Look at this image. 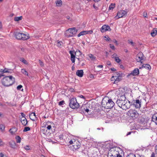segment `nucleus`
I'll use <instances>...</instances> for the list:
<instances>
[{
  "label": "nucleus",
  "mask_w": 157,
  "mask_h": 157,
  "mask_svg": "<svg viewBox=\"0 0 157 157\" xmlns=\"http://www.w3.org/2000/svg\"><path fill=\"white\" fill-rule=\"evenodd\" d=\"M116 103L120 107L124 110L129 109L131 104L124 95H122L118 97Z\"/></svg>",
  "instance_id": "obj_1"
},
{
  "label": "nucleus",
  "mask_w": 157,
  "mask_h": 157,
  "mask_svg": "<svg viewBox=\"0 0 157 157\" xmlns=\"http://www.w3.org/2000/svg\"><path fill=\"white\" fill-rule=\"evenodd\" d=\"M15 79L12 76H5L2 80V83L4 86H11L15 82Z\"/></svg>",
  "instance_id": "obj_2"
},
{
  "label": "nucleus",
  "mask_w": 157,
  "mask_h": 157,
  "mask_svg": "<svg viewBox=\"0 0 157 157\" xmlns=\"http://www.w3.org/2000/svg\"><path fill=\"white\" fill-rule=\"evenodd\" d=\"M114 105L115 103L112 99L109 98H104L102 100L101 105L105 109H111L114 106Z\"/></svg>",
  "instance_id": "obj_3"
},
{
  "label": "nucleus",
  "mask_w": 157,
  "mask_h": 157,
  "mask_svg": "<svg viewBox=\"0 0 157 157\" xmlns=\"http://www.w3.org/2000/svg\"><path fill=\"white\" fill-rule=\"evenodd\" d=\"M69 105L72 109H77L79 107V104L77 102L76 98H72L69 100Z\"/></svg>",
  "instance_id": "obj_4"
},
{
  "label": "nucleus",
  "mask_w": 157,
  "mask_h": 157,
  "mask_svg": "<svg viewBox=\"0 0 157 157\" xmlns=\"http://www.w3.org/2000/svg\"><path fill=\"white\" fill-rule=\"evenodd\" d=\"M15 37L19 40H25L29 38V37L22 33L16 32L14 33Z\"/></svg>",
  "instance_id": "obj_5"
},
{
  "label": "nucleus",
  "mask_w": 157,
  "mask_h": 157,
  "mask_svg": "<svg viewBox=\"0 0 157 157\" xmlns=\"http://www.w3.org/2000/svg\"><path fill=\"white\" fill-rule=\"evenodd\" d=\"M128 115L131 117L132 119H135L138 117L139 114L135 110L130 109L128 113Z\"/></svg>",
  "instance_id": "obj_6"
},
{
  "label": "nucleus",
  "mask_w": 157,
  "mask_h": 157,
  "mask_svg": "<svg viewBox=\"0 0 157 157\" xmlns=\"http://www.w3.org/2000/svg\"><path fill=\"white\" fill-rule=\"evenodd\" d=\"M77 31L78 30L75 28H69L67 30L66 32H69L70 34L67 35V36L68 37L72 36L76 33Z\"/></svg>",
  "instance_id": "obj_7"
},
{
  "label": "nucleus",
  "mask_w": 157,
  "mask_h": 157,
  "mask_svg": "<svg viewBox=\"0 0 157 157\" xmlns=\"http://www.w3.org/2000/svg\"><path fill=\"white\" fill-rule=\"evenodd\" d=\"M80 147L81 144L79 142H77L75 140H74V144L70 146V148L73 151H75L78 148H79Z\"/></svg>",
  "instance_id": "obj_8"
},
{
  "label": "nucleus",
  "mask_w": 157,
  "mask_h": 157,
  "mask_svg": "<svg viewBox=\"0 0 157 157\" xmlns=\"http://www.w3.org/2000/svg\"><path fill=\"white\" fill-rule=\"evenodd\" d=\"M127 13V12L125 10H120L118 12L117 15L115 17V18L116 19H118L123 17L125 15H126Z\"/></svg>",
  "instance_id": "obj_9"
},
{
  "label": "nucleus",
  "mask_w": 157,
  "mask_h": 157,
  "mask_svg": "<svg viewBox=\"0 0 157 157\" xmlns=\"http://www.w3.org/2000/svg\"><path fill=\"white\" fill-rule=\"evenodd\" d=\"M110 151L112 152L113 155L116 157L117 155L120 153V151H121V150L118 147H113L110 149Z\"/></svg>",
  "instance_id": "obj_10"
},
{
  "label": "nucleus",
  "mask_w": 157,
  "mask_h": 157,
  "mask_svg": "<svg viewBox=\"0 0 157 157\" xmlns=\"http://www.w3.org/2000/svg\"><path fill=\"white\" fill-rule=\"evenodd\" d=\"M131 106L133 105L137 109H139L141 106V100L139 99L134 100L132 102H130Z\"/></svg>",
  "instance_id": "obj_11"
},
{
  "label": "nucleus",
  "mask_w": 157,
  "mask_h": 157,
  "mask_svg": "<svg viewBox=\"0 0 157 157\" xmlns=\"http://www.w3.org/2000/svg\"><path fill=\"white\" fill-rule=\"evenodd\" d=\"M89 111V109L86 107V104H83L80 108V110H79V113H83L85 112L88 113Z\"/></svg>",
  "instance_id": "obj_12"
},
{
  "label": "nucleus",
  "mask_w": 157,
  "mask_h": 157,
  "mask_svg": "<svg viewBox=\"0 0 157 157\" xmlns=\"http://www.w3.org/2000/svg\"><path fill=\"white\" fill-rule=\"evenodd\" d=\"M111 29L109 26L107 25H104L100 29V31L102 33H104L106 31H111Z\"/></svg>",
  "instance_id": "obj_13"
},
{
  "label": "nucleus",
  "mask_w": 157,
  "mask_h": 157,
  "mask_svg": "<svg viewBox=\"0 0 157 157\" xmlns=\"http://www.w3.org/2000/svg\"><path fill=\"white\" fill-rule=\"evenodd\" d=\"M69 53L71 55V60L73 63H74L75 61V51L74 50L73 51H70Z\"/></svg>",
  "instance_id": "obj_14"
},
{
  "label": "nucleus",
  "mask_w": 157,
  "mask_h": 157,
  "mask_svg": "<svg viewBox=\"0 0 157 157\" xmlns=\"http://www.w3.org/2000/svg\"><path fill=\"white\" fill-rule=\"evenodd\" d=\"M139 73V71L138 69L136 68L132 71L131 72L128 76L132 75L133 76L138 75Z\"/></svg>",
  "instance_id": "obj_15"
},
{
  "label": "nucleus",
  "mask_w": 157,
  "mask_h": 157,
  "mask_svg": "<svg viewBox=\"0 0 157 157\" xmlns=\"http://www.w3.org/2000/svg\"><path fill=\"white\" fill-rule=\"evenodd\" d=\"M78 60V65H81L83 66L85 65L86 63V60L82 59L77 58Z\"/></svg>",
  "instance_id": "obj_16"
},
{
  "label": "nucleus",
  "mask_w": 157,
  "mask_h": 157,
  "mask_svg": "<svg viewBox=\"0 0 157 157\" xmlns=\"http://www.w3.org/2000/svg\"><path fill=\"white\" fill-rule=\"evenodd\" d=\"M40 132L43 134H44V135H47L49 133V132L47 131V129L46 126L42 127L40 130Z\"/></svg>",
  "instance_id": "obj_17"
},
{
  "label": "nucleus",
  "mask_w": 157,
  "mask_h": 157,
  "mask_svg": "<svg viewBox=\"0 0 157 157\" xmlns=\"http://www.w3.org/2000/svg\"><path fill=\"white\" fill-rule=\"evenodd\" d=\"M8 70V69L6 68H5L4 70L0 69V75H1V76H4V75H3V74L5 73L8 72L11 73V72L9 71Z\"/></svg>",
  "instance_id": "obj_18"
},
{
  "label": "nucleus",
  "mask_w": 157,
  "mask_h": 157,
  "mask_svg": "<svg viewBox=\"0 0 157 157\" xmlns=\"http://www.w3.org/2000/svg\"><path fill=\"white\" fill-rule=\"evenodd\" d=\"M137 57L139 59L138 62H139L142 63H143L141 61L144 59L143 53L142 52H139L137 55Z\"/></svg>",
  "instance_id": "obj_19"
},
{
  "label": "nucleus",
  "mask_w": 157,
  "mask_h": 157,
  "mask_svg": "<svg viewBox=\"0 0 157 157\" xmlns=\"http://www.w3.org/2000/svg\"><path fill=\"white\" fill-rule=\"evenodd\" d=\"M76 75L80 77H82L83 75V70H78L76 72Z\"/></svg>",
  "instance_id": "obj_20"
},
{
  "label": "nucleus",
  "mask_w": 157,
  "mask_h": 157,
  "mask_svg": "<svg viewBox=\"0 0 157 157\" xmlns=\"http://www.w3.org/2000/svg\"><path fill=\"white\" fill-rule=\"evenodd\" d=\"M17 130V128L15 127H14L12 128H10L9 132L12 134L13 135L15 134V132H16Z\"/></svg>",
  "instance_id": "obj_21"
},
{
  "label": "nucleus",
  "mask_w": 157,
  "mask_h": 157,
  "mask_svg": "<svg viewBox=\"0 0 157 157\" xmlns=\"http://www.w3.org/2000/svg\"><path fill=\"white\" fill-rule=\"evenodd\" d=\"M9 145L10 147L13 148H15L16 147V143L14 141H11L9 142Z\"/></svg>",
  "instance_id": "obj_22"
},
{
  "label": "nucleus",
  "mask_w": 157,
  "mask_h": 157,
  "mask_svg": "<svg viewBox=\"0 0 157 157\" xmlns=\"http://www.w3.org/2000/svg\"><path fill=\"white\" fill-rule=\"evenodd\" d=\"M30 119L33 121H34L36 118L35 113H32L29 116Z\"/></svg>",
  "instance_id": "obj_23"
},
{
  "label": "nucleus",
  "mask_w": 157,
  "mask_h": 157,
  "mask_svg": "<svg viewBox=\"0 0 157 157\" xmlns=\"http://www.w3.org/2000/svg\"><path fill=\"white\" fill-rule=\"evenodd\" d=\"M151 121L155 122V124L157 125V117L155 115H153L151 118Z\"/></svg>",
  "instance_id": "obj_24"
},
{
  "label": "nucleus",
  "mask_w": 157,
  "mask_h": 157,
  "mask_svg": "<svg viewBox=\"0 0 157 157\" xmlns=\"http://www.w3.org/2000/svg\"><path fill=\"white\" fill-rule=\"evenodd\" d=\"M142 67L145 68L148 70H150L151 69V67L150 65L147 64H143Z\"/></svg>",
  "instance_id": "obj_25"
},
{
  "label": "nucleus",
  "mask_w": 157,
  "mask_h": 157,
  "mask_svg": "<svg viewBox=\"0 0 157 157\" xmlns=\"http://www.w3.org/2000/svg\"><path fill=\"white\" fill-rule=\"evenodd\" d=\"M87 31H83L80 32L78 35V36L79 37L81 36L87 34Z\"/></svg>",
  "instance_id": "obj_26"
},
{
  "label": "nucleus",
  "mask_w": 157,
  "mask_h": 157,
  "mask_svg": "<svg viewBox=\"0 0 157 157\" xmlns=\"http://www.w3.org/2000/svg\"><path fill=\"white\" fill-rule=\"evenodd\" d=\"M114 75H115L114 76L115 77H122L123 75L122 73L121 72H116Z\"/></svg>",
  "instance_id": "obj_27"
},
{
  "label": "nucleus",
  "mask_w": 157,
  "mask_h": 157,
  "mask_svg": "<svg viewBox=\"0 0 157 157\" xmlns=\"http://www.w3.org/2000/svg\"><path fill=\"white\" fill-rule=\"evenodd\" d=\"M157 31L156 29H154L153 31L151 33V35L152 36H155L157 34Z\"/></svg>",
  "instance_id": "obj_28"
},
{
  "label": "nucleus",
  "mask_w": 157,
  "mask_h": 157,
  "mask_svg": "<svg viewBox=\"0 0 157 157\" xmlns=\"http://www.w3.org/2000/svg\"><path fill=\"white\" fill-rule=\"evenodd\" d=\"M119 77H115V80L114 82H113V83L114 84H117L120 81Z\"/></svg>",
  "instance_id": "obj_29"
},
{
  "label": "nucleus",
  "mask_w": 157,
  "mask_h": 157,
  "mask_svg": "<svg viewBox=\"0 0 157 157\" xmlns=\"http://www.w3.org/2000/svg\"><path fill=\"white\" fill-rule=\"evenodd\" d=\"M22 16H20L19 17H15L14 18V21H17L20 20H21L22 19Z\"/></svg>",
  "instance_id": "obj_30"
},
{
  "label": "nucleus",
  "mask_w": 157,
  "mask_h": 157,
  "mask_svg": "<svg viewBox=\"0 0 157 157\" xmlns=\"http://www.w3.org/2000/svg\"><path fill=\"white\" fill-rule=\"evenodd\" d=\"M56 5L57 6H60L62 5V1L61 0H57L56 2Z\"/></svg>",
  "instance_id": "obj_31"
},
{
  "label": "nucleus",
  "mask_w": 157,
  "mask_h": 157,
  "mask_svg": "<svg viewBox=\"0 0 157 157\" xmlns=\"http://www.w3.org/2000/svg\"><path fill=\"white\" fill-rule=\"evenodd\" d=\"M16 139L17 140L16 142L17 143H20L21 141V138L20 136H17L16 137Z\"/></svg>",
  "instance_id": "obj_32"
},
{
  "label": "nucleus",
  "mask_w": 157,
  "mask_h": 157,
  "mask_svg": "<svg viewBox=\"0 0 157 157\" xmlns=\"http://www.w3.org/2000/svg\"><path fill=\"white\" fill-rule=\"evenodd\" d=\"M114 7H115V4H113V3H111L110 4V6H109V10H113Z\"/></svg>",
  "instance_id": "obj_33"
},
{
  "label": "nucleus",
  "mask_w": 157,
  "mask_h": 157,
  "mask_svg": "<svg viewBox=\"0 0 157 157\" xmlns=\"http://www.w3.org/2000/svg\"><path fill=\"white\" fill-rule=\"evenodd\" d=\"M5 128V126L3 124H0V129L2 132H4V131Z\"/></svg>",
  "instance_id": "obj_34"
},
{
  "label": "nucleus",
  "mask_w": 157,
  "mask_h": 157,
  "mask_svg": "<svg viewBox=\"0 0 157 157\" xmlns=\"http://www.w3.org/2000/svg\"><path fill=\"white\" fill-rule=\"evenodd\" d=\"M21 122L23 125H24V126H25L27 124L28 121L26 119L25 120L23 121H21Z\"/></svg>",
  "instance_id": "obj_35"
},
{
  "label": "nucleus",
  "mask_w": 157,
  "mask_h": 157,
  "mask_svg": "<svg viewBox=\"0 0 157 157\" xmlns=\"http://www.w3.org/2000/svg\"><path fill=\"white\" fill-rule=\"evenodd\" d=\"M21 72L25 75H28V72L26 71L24 69H22L21 70Z\"/></svg>",
  "instance_id": "obj_36"
},
{
  "label": "nucleus",
  "mask_w": 157,
  "mask_h": 157,
  "mask_svg": "<svg viewBox=\"0 0 157 157\" xmlns=\"http://www.w3.org/2000/svg\"><path fill=\"white\" fill-rule=\"evenodd\" d=\"M89 57L92 60H94L95 59L96 57L94 56L93 55L91 54H90L89 55Z\"/></svg>",
  "instance_id": "obj_37"
},
{
  "label": "nucleus",
  "mask_w": 157,
  "mask_h": 157,
  "mask_svg": "<svg viewBox=\"0 0 157 157\" xmlns=\"http://www.w3.org/2000/svg\"><path fill=\"white\" fill-rule=\"evenodd\" d=\"M112 152L110 151V149L108 154V157H115V156L113 155V154H112Z\"/></svg>",
  "instance_id": "obj_38"
},
{
  "label": "nucleus",
  "mask_w": 157,
  "mask_h": 157,
  "mask_svg": "<svg viewBox=\"0 0 157 157\" xmlns=\"http://www.w3.org/2000/svg\"><path fill=\"white\" fill-rule=\"evenodd\" d=\"M30 130V128L29 127H25L24 128V129L23 130V132H26L27 131H29Z\"/></svg>",
  "instance_id": "obj_39"
},
{
  "label": "nucleus",
  "mask_w": 157,
  "mask_h": 157,
  "mask_svg": "<svg viewBox=\"0 0 157 157\" xmlns=\"http://www.w3.org/2000/svg\"><path fill=\"white\" fill-rule=\"evenodd\" d=\"M77 54V56L81 55L82 54L81 52L79 50H77L76 52H75V55Z\"/></svg>",
  "instance_id": "obj_40"
},
{
  "label": "nucleus",
  "mask_w": 157,
  "mask_h": 157,
  "mask_svg": "<svg viewBox=\"0 0 157 157\" xmlns=\"http://www.w3.org/2000/svg\"><path fill=\"white\" fill-rule=\"evenodd\" d=\"M20 61L25 64L27 65L28 64L27 61L23 58H21Z\"/></svg>",
  "instance_id": "obj_41"
},
{
  "label": "nucleus",
  "mask_w": 157,
  "mask_h": 157,
  "mask_svg": "<svg viewBox=\"0 0 157 157\" xmlns=\"http://www.w3.org/2000/svg\"><path fill=\"white\" fill-rule=\"evenodd\" d=\"M128 42L129 44H130L132 46H134L135 45V43H134L132 40H128Z\"/></svg>",
  "instance_id": "obj_42"
},
{
  "label": "nucleus",
  "mask_w": 157,
  "mask_h": 157,
  "mask_svg": "<svg viewBox=\"0 0 157 157\" xmlns=\"http://www.w3.org/2000/svg\"><path fill=\"white\" fill-rule=\"evenodd\" d=\"M105 40L106 41H109L111 40L110 38L108 37V36H104Z\"/></svg>",
  "instance_id": "obj_43"
},
{
  "label": "nucleus",
  "mask_w": 157,
  "mask_h": 157,
  "mask_svg": "<svg viewBox=\"0 0 157 157\" xmlns=\"http://www.w3.org/2000/svg\"><path fill=\"white\" fill-rule=\"evenodd\" d=\"M65 104V101L63 100H62L59 102L58 104L59 106H62Z\"/></svg>",
  "instance_id": "obj_44"
},
{
  "label": "nucleus",
  "mask_w": 157,
  "mask_h": 157,
  "mask_svg": "<svg viewBox=\"0 0 157 157\" xmlns=\"http://www.w3.org/2000/svg\"><path fill=\"white\" fill-rule=\"evenodd\" d=\"M63 44V43L61 41H57V46L58 47H60Z\"/></svg>",
  "instance_id": "obj_45"
},
{
  "label": "nucleus",
  "mask_w": 157,
  "mask_h": 157,
  "mask_svg": "<svg viewBox=\"0 0 157 157\" xmlns=\"http://www.w3.org/2000/svg\"><path fill=\"white\" fill-rule=\"evenodd\" d=\"M22 86L20 85H18V86H17V90H21V89L22 87ZM23 90V89H22V90Z\"/></svg>",
  "instance_id": "obj_46"
},
{
  "label": "nucleus",
  "mask_w": 157,
  "mask_h": 157,
  "mask_svg": "<svg viewBox=\"0 0 157 157\" xmlns=\"http://www.w3.org/2000/svg\"><path fill=\"white\" fill-rule=\"evenodd\" d=\"M115 59L117 63H119L121 61V60L118 57H115Z\"/></svg>",
  "instance_id": "obj_47"
},
{
  "label": "nucleus",
  "mask_w": 157,
  "mask_h": 157,
  "mask_svg": "<svg viewBox=\"0 0 157 157\" xmlns=\"http://www.w3.org/2000/svg\"><path fill=\"white\" fill-rule=\"evenodd\" d=\"M109 46L110 48H111L113 50H115V47L112 44H110Z\"/></svg>",
  "instance_id": "obj_48"
},
{
  "label": "nucleus",
  "mask_w": 157,
  "mask_h": 157,
  "mask_svg": "<svg viewBox=\"0 0 157 157\" xmlns=\"http://www.w3.org/2000/svg\"><path fill=\"white\" fill-rule=\"evenodd\" d=\"M111 80L112 81L114 82V80H115V77L114 76H113L111 78Z\"/></svg>",
  "instance_id": "obj_49"
},
{
  "label": "nucleus",
  "mask_w": 157,
  "mask_h": 157,
  "mask_svg": "<svg viewBox=\"0 0 157 157\" xmlns=\"http://www.w3.org/2000/svg\"><path fill=\"white\" fill-rule=\"evenodd\" d=\"M74 141L73 142L72 140H70L69 142V143L70 144V145H73L74 144Z\"/></svg>",
  "instance_id": "obj_50"
},
{
  "label": "nucleus",
  "mask_w": 157,
  "mask_h": 157,
  "mask_svg": "<svg viewBox=\"0 0 157 157\" xmlns=\"http://www.w3.org/2000/svg\"><path fill=\"white\" fill-rule=\"evenodd\" d=\"M51 125H48V126L46 127L47 129L48 130H50L51 128Z\"/></svg>",
  "instance_id": "obj_51"
},
{
  "label": "nucleus",
  "mask_w": 157,
  "mask_h": 157,
  "mask_svg": "<svg viewBox=\"0 0 157 157\" xmlns=\"http://www.w3.org/2000/svg\"><path fill=\"white\" fill-rule=\"evenodd\" d=\"M112 42L114 43H115L116 45H117L118 44L117 42V40L115 39H113L112 40Z\"/></svg>",
  "instance_id": "obj_52"
},
{
  "label": "nucleus",
  "mask_w": 157,
  "mask_h": 157,
  "mask_svg": "<svg viewBox=\"0 0 157 157\" xmlns=\"http://www.w3.org/2000/svg\"><path fill=\"white\" fill-rule=\"evenodd\" d=\"M39 63L41 66H43V65H44L43 63L40 60H39Z\"/></svg>",
  "instance_id": "obj_53"
},
{
  "label": "nucleus",
  "mask_w": 157,
  "mask_h": 157,
  "mask_svg": "<svg viewBox=\"0 0 157 157\" xmlns=\"http://www.w3.org/2000/svg\"><path fill=\"white\" fill-rule=\"evenodd\" d=\"M24 148H25V149L27 150H29L30 149L29 146L27 145L26 146H25Z\"/></svg>",
  "instance_id": "obj_54"
},
{
  "label": "nucleus",
  "mask_w": 157,
  "mask_h": 157,
  "mask_svg": "<svg viewBox=\"0 0 157 157\" xmlns=\"http://www.w3.org/2000/svg\"><path fill=\"white\" fill-rule=\"evenodd\" d=\"M117 56V55L116 53H114L113 55L112 56V58H114L115 59V57H116V56Z\"/></svg>",
  "instance_id": "obj_55"
},
{
  "label": "nucleus",
  "mask_w": 157,
  "mask_h": 157,
  "mask_svg": "<svg viewBox=\"0 0 157 157\" xmlns=\"http://www.w3.org/2000/svg\"><path fill=\"white\" fill-rule=\"evenodd\" d=\"M93 7H94V8L96 10H98V7H97V6H96L95 4H93Z\"/></svg>",
  "instance_id": "obj_56"
},
{
  "label": "nucleus",
  "mask_w": 157,
  "mask_h": 157,
  "mask_svg": "<svg viewBox=\"0 0 157 157\" xmlns=\"http://www.w3.org/2000/svg\"><path fill=\"white\" fill-rule=\"evenodd\" d=\"M107 64L108 65H111V63L109 61H108L107 62Z\"/></svg>",
  "instance_id": "obj_57"
},
{
  "label": "nucleus",
  "mask_w": 157,
  "mask_h": 157,
  "mask_svg": "<svg viewBox=\"0 0 157 157\" xmlns=\"http://www.w3.org/2000/svg\"><path fill=\"white\" fill-rule=\"evenodd\" d=\"M155 154L154 152H152L151 155V157H155Z\"/></svg>",
  "instance_id": "obj_58"
},
{
  "label": "nucleus",
  "mask_w": 157,
  "mask_h": 157,
  "mask_svg": "<svg viewBox=\"0 0 157 157\" xmlns=\"http://www.w3.org/2000/svg\"><path fill=\"white\" fill-rule=\"evenodd\" d=\"M109 69L111 70V71H115L116 70V69H115L113 67Z\"/></svg>",
  "instance_id": "obj_59"
},
{
  "label": "nucleus",
  "mask_w": 157,
  "mask_h": 157,
  "mask_svg": "<svg viewBox=\"0 0 157 157\" xmlns=\"http://www.w3.org/2000/svg\"><path fill=\"white\" fill-rule=\"evenodd\" d=\"M87 31V34L88 33L91 34L93 33V31L92 30H89Z\"/></svg>",
  "instance_id": "obj_60"
},
{
  "label": "nucleus",
  "mask_w": 157,
  "mask_h": 157,
  "mask_svg": "<svg viewBox=\"0 0 157 157\" xmlns=\"http://www.w3.org/2000/svg\"><path fill=\"white\" fill-rule=\"evenodd\" d=\"M25 119H26V118H25V117H23V118H21V121H24L25 120Z\"/></svg>",
  "instance_id": "obj_61"
},
{
  "label": "nucleus",
  "mask_w": 157,
  "mask_h": 157,
  "mask_svg": "<svg viewBox=\"0 0 157 157\" xmlns=\"http://www.w3.org/2000/svg\"><path fill=\"white\" fill-rule=\"evenodd\" d=\"M79 97L80 98H82L84 99H85V97L84 96H83L82 95H80V96H79Z\"/></svg>",
  "instance_id": "obj_62"
},
{
  "label": "nucleus",
  "mask_w": 157,
  "mask_h": 157,
  "mask_svg": "<svg viewBox=\"0 0 157 157\" xmlns=\"http://www.w3.org/2000/svg\"><path fill=\"white\" fill-rule=\"evenodd\" d=\"M4 155L2 153H0V157H4Z\"/></svg>",
  "instance_id": "obj_63"
},
{
  "label": "nucleus",
  "mask_w": 157,
  "mask_h": 157,
  "mask_svg": "<svg viewBox=\"0 0 157 157\" xmlns=\"http://www.w3.org/2000/svg\"><path fill=\"white\" fill-rule=\"evenodd\" d=\"M116 157H122L121 155L120 154V153L118 154L116 156Z\"/></svg>",
  "instance_id": "obj_64"
}]
</instances>
